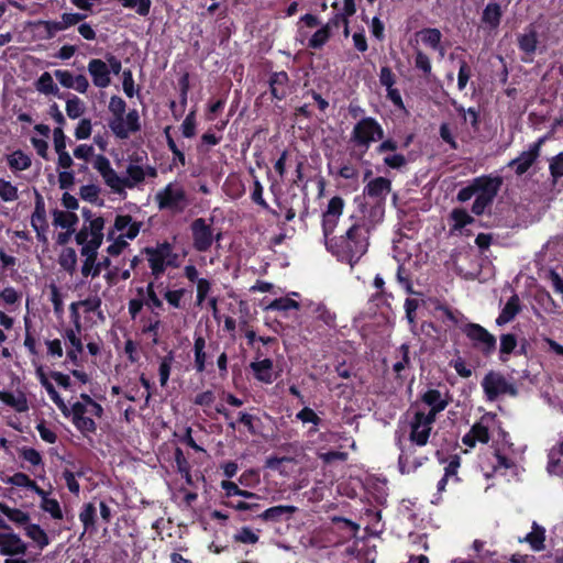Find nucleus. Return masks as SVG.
<instances>
[{"instance_id": "nucleus-1", "label": "nucleus", "mask_w": 563, "mask_h": 563, "mask_svg": "<svg viewBox=\"0 0 563 563\" xmlns=\"http://www.w3.org/2000/svg\"><path fill=\"white\" fill-rule=\"evenodd\" d=\"M434 420H437V417L426 416L423 411H415L411 421H409L408 439L411 445H405L401 437L396 438V448L400 452L398 456L400 473H413L428 461L427 456L415 455V446L423 448L428 444Z\"/></svg>"}, {"instance_id": "nucleus-2", "label": "nucleus", "mask_w": 563, "mask_h": 563, "mask_svg": "<svg viewBox=\"0 0 563 563\" xmlns=\"http://www.w3.org/2000/svg\"><path fill=\"white\" fill-rule=\"evenodd\" d=\"M371 231L364 224H350L340 236H324L325 249L339 262L354 266L367 253Z\"/></svg>"}, {"instance_id": "nucleus-3", "label": "nucleus", "mask_w": 563, "mask_h": 563, "mask_svg": "<svg viewBox=\"0 0 563 563\" xmlns=\"http://www.w3.org/2000/svg\"><path fill=\"white\" fill-rule=\"evenodd\" d=\"M220 505L238 512L239 522H250L256 519L261 520V501L265 498L249 489H242L236 483L229 479L220 482Z\"/></svg>"}, {"instance_id": "nucleus-4", "label": "nucleus", "mask_w": 563, "mask_h": 563, "mask_svg": "<svg viewBox=\"0 0 563 563\" xmlns=\"http://www.w3.org/2000/svg\"><path fill=\"white\" fill-rule=\"evenodd\" d=\"M299 23H302L307 29L320 26L311 35L307 31L298 29V42L308 49H322L334 32H339L341 29H343L344 36H349V20H345L343 14H334L323 24L316 14L306 13L299 18Z\"/></svg>"}, {"instance_id": "nucleus-5", "label": "nucleus", "mask_w": 563, "mask_h": 563, "mask_svg": "<svg viewBox=\"0 0 563 563\" xmlns=\"http://www.w3.org/2000/svg\"><path fill=\"white\" fill-rule=\"evenodd\" d=\"M501 186V176H477L470 180L468 185L459 190L457 201L464 203L475 197L472 212L475 216H482L485 210L493 206V201L496 199Z\"/></svg>"}, {"instance_id": "nucleus-6", "label": "nucleus", "mask_w": 563, "mask_h": 563, "mask_svg": "<svg viewBox=\"0 0 563 563\" xmlns=\"http://www.w3.org/2000/svg\"><path fill=\"white\" fill-rule=\"evenodd\" d=\"M385 137V130L382 124L373 117H363L354 123L352 133H350V143L356 151L350 153L353 158L362 161L371 145Z\"/></svg>"}, {"instance_id": "nucleus-7", "label": "nucleus", "mask_w": 563, "mask_h": 563, "mask_svg": "<svg viewBox=\"0 0 563 563\" xmlns=\"http://www.w3.org/2000/svg\"><path fill=\"white\" fill-rule=\"evenodd\" d=\"M81 401H75L69 408V417L76 430L80 432L86 439H90L96 434L98 424L90 417H87V407L93 405L96 401L89 394H80Z\"/></svg>"}, {"instance_id": "nucleus-8", "label": "nucleus", "mask_w": 563, "mask_h": 563, "mask_svg": "<svg viewBox=\"0 0 563 563\" xmlns=\"http://www.w3.org/2000/svg\"><path fill=\"white\" fill-rule=\"evenodd\" d=\"M461 332L472 342L473 349L482 352L483 356L489 357L496 351V336L479 323H466L461 328Z\"/></svg>"}, {"instance_id": "nucleus-9", "label": "nucleus", "mask_w": 563, "mask_h": 563, "mask_svg": "<svg viewBox=\"0 0 563 563\" xmlns=\"http://www.w3.org/2000/svg\"><path fill=\"white\" fill-rule=\"evenodd\" d=\"M354 202L358 203L361 216L350 217V224H364L367 230H373L377 224L382 223L385 218L386 201L366 202L361 197H356Z\"/></svg>"}, {"instance_id": "nucleus-10", "label": "nucleus", "mask_w": 563, "mask_h": 563, "mask_svg": "<svg viewBox=\"0 0 563 563\" xmlns=\"http://www.w3.org/2000/svg\"><path fill=\"white\" fill-rule=\"evenodd\" d=\"M155 201H157L159 210L183 212L187 207L186 190L169 183L155 194Z\"/></svg>"}, {"instance_id": "nucleus-11", "label": "nucleus", "mask_w": 563, "mask_h": 563, "mask_svg": "<svg viewBox=\"0 0 563 563\" xmlns=\"http://www.w3.org/2000/svg\"><path fill=\"white\" fill-rule=\"evenodd\" d=\"M379 144L375 147L376 155L384 156V165L390 169L402 170L408 166V158L402 153L397 151L401 148V144L393 139L384 136V140H379Z\"/></svg>"}, {"instance_id": "nucleus-12", "label": "nucleus", "mask_w": 563, "mask_h": 563, "mask_svg": "<svg viewBox=\"0 0 563 563\" xmlns=\"http://www.w3.org/2000/svg\"><path fill=\"white\" fill-rule=\"evenodd\" d=\"M86 13H63L60 20H38L34 23V29L42 33V37L51 40L71 25L86 19Z\"/></svg>"}, {"instance_id": "nucleus-13", "label": "nucleus", "mask_w": 563, "mask_h": 563, "mask_svg": "<svg viewBox=\"0 0 563 563\" xmlns=\"http://www.w3.org/2000/svg\"><path fill=\"white\" fill-rule=\"evenodd\" d=\"M482 388L488 401L496 400L501 395L516 396L517 389L514 384L506 380L505 376L494 371L484 375Z\"/></svg>"}, {"instance_id": "nucleus-14", "label": "nucleus", "mask_w": 563, "mask_h": 563, "mask_svg": "<svg viewBox=\"0 0 563 563\" xmlns=\"http://www.w3.org/2000/svg\"><path fill=\"white\" fill-rule=\"evenodd\" d=\"M547 139V136H539L538 141L529 144L528 151L520 153L519 156L507 163V167L514 168L516 176H523L538 162Z\"/></svg>"}, {"instance_id": "nucleus-15", "label": "nucleus", "mask_w": 563, "mask_h": 563, "mask_svg": "<svg viewBox=\"0 0 563 563\" xmlns=\"http://www.w3.org/2000/svg\"><path fill=\"white\" fill-rule=\"evenodd\" d=\"M30 544L22 540L20 534L0 532V555L7 558H22L26 554Z\"/></svg>"}, {"instance_id": "nucleus-16", "label": "nucleus", "mask_w": 563, "mask_h": 563, "mask_svg": "<svg viewBox=\"0 0 563 563\" xmlns=\"http://www.w3.org/2000/svg\"><path fill=\"white\" fill-rule=\"evenodd\" d=\"M192 247L197 252L205 253L212 244V229L205 218H197L190 224Z\"/></svg>"}, {"instance_id": "nucleus-17", "label": "nucleus", "mask_w": 563, "mask_h": 563, "mask_svg": "<svg viewBox=\"0 0 563 563\" xmlns=\"http://www.w3.org/2000/svg\"><path fill=\"white\" fill-rule=\"evenodd\" d=\"M108 128L119 140H126L131 134L141 131L140 113L136 109H131L122 115L121 128H113V119H109Z\"/></svg>"}, {"instance_id": "nucleus-18", "label": "nucleus", "mask_w": 563, "mask_h": 563, "mask_svg": "<svg viewBox=\"0 0 563 563\" xmlns=\"http://www.w3.org/2000/svg\"><path fill=\"white\" fill-rule=\"evenodd\" d=\"M344 209V200L339 197H331L329 205H327L323 219H321V229H323V236H331L334 233L335 227L339 224L340 216Z\"/></svg>"}, {"instance_id": "nucleus-19", "label": "nucleus", "mask_w": 563, "mask_h": 563, "mask_svg": "<svg viewBox=\"0 0 563 563\" xmlns=\"http://www.w3.org/2000/svg\"><path fill=\"white\" fill-rule=\"evenodd\" d=\"M128 177L123 178L118 176V183L109 184L108 188H110L113 194L124 195V189L130 188L143 184L145 180V170L140 165H128L126 167Z\"/></svg>"}, {"instance_id": "nucleus-20", "label": "nucleus", "mask_w": 563, "mask_h": 563, "mask_svg": "<svg viewBox=\"0 0 563 563\" xmlns=\"http://www.w3.org/2000/svg\"><path fill=\"white\" fill-rule=\"evenodd\" d=\"M494 415L487 413L482 419L474 422L468 433L464 434L463 444L465 446L475 448L477 443L487 444L489 441L488 420H493Z\"/></svg>"}, {"instance_id": "nucleus-21", "label": "nucleus", "mask_w": 563, "mask_h": 563, "mask_svg": "<svg viewBox=\"0 0 563 563\" xmlns=\"http://www.w3.org/2000/svg\"><path fill=\"white\" fill-rule=\"evenodd\" d=\"M208 350L216 351L219 349L217 342H210L209 345L206 343V339L201 335L195 336V344H192V353H195V371L202 373L207 369V365L212 366L210 361L211 354Z\"/></svg>"}, {"instance_id": "nucleus-22", "label": "nucleus", "mask_w": 563, "mask_h": 563, "mask_svg": "<svg viewBox=\"0 0 563 563\" xmlns=\"http://www.w3.org/2000/svg\"><path fill=\"white\" fill-rule=\"evenodd\" d=\"M391 190V181L389 178L384 176H377L363 187V197L364 199H369L371 201H386L387 195L390 194Z\"/></svg>"}, {"instance_id": "nucleus-23", "label": "nucleus", "mask_w": 563, "mask_h": 563, "mask_svg": "<svg viewBox=\"0 0 563 563\" xmlns=\"http://www.w3.org/2000/svg\"><path fill=\"white\" fill-rule=\"evenodd\" d=\"M141 254H145L146 261H148L151 275H153L154 278H159L164 275L166 263L162 242H158L155 246H145L143 251H141Z\"/></svg>"}, {"instance_id": "nucleus-24", "label": "nucleus", "mask_w": 563, "mask_h": 563, "mask_svg": "<svg viewBox=\"0 0 563 563\" xmlns=\"http://www.w3.org/2000/svg\"><path fill=\"white\" fill-rule=\"evenodd\" d=\"M269 92L273 99L282 101L289 93V76L285 70L274 71L268 78Z\"/></svg>"}, {"instance_id": "nucleus-25", "label": "nucleus", "mask_w": 563, "mask_h": 563, "mask_svg": "<svg viewBox=\"0 0 563 563\" xmlns=\"http://www.w3.org/2000/svg\"><path fill=\"white\" fill-rule=\"evenodd\" d=\"M20 529L23 530L24 537L30 539L31 547L37 550L38 553L44 551V549H46L52 542L48 533L37 523L29 525Z\"/></svg>"}, {"instance_id": "nucleus-26", "label": "nucleus", "mask_w": 563, "mask_h": 563, "mask_svg": "<svg viewBox=\"0 0 563 563\" xmlns=\"http://www.w3.org/2000/svg\"><path fill=\"white\" fill-rule=\"evenodd\" d=\"M88 71L95 87L99 89L108 88L110 85V75L112 74L108 65L101 59H91L88 63Z\"/></svg>"}, {"instance_id": "nucleus-27", "label": "nucleus", "mask_w": 563, "mask_h": 563, "mask_svg": "<svg viewBox=\"0 0 563 563\" xmlns=\"http://www.w3.org/2000/svg\"><path fill=\"white\" fill-rule=\"evenodd\" d=\"M421 400L424 405L431 407L430 411L426 412V416L431 417H437V415L445 410L446 406L450 404V398H443L441 391L433 388L423 393Z\"/></svg>"}, {"instance_id": "nucleus-28", "label": "nucleus", "mask_w": 563, "mask_h": 563, "mask_svg": "<svg viewBox=\"0 0 563 563\" xmlns=\"http://www.w3.org/2000/svg\"><path fill=\"white\" fill-rule=\"evenodd\" d=\"M250 367L256 380L266 385L274 383V362L271 358H262L261 361L252 362Z\"/></svg>"}, {"instance_id": "nucleus-29", "label": "nucleus", "mask_w": 563, "mask_h": 563, "mask_svg": "<svg viewBox=\"0 0 563 563\" xmlns=\"http://www.w3.org/2000/svg\"><path fill=\"white\" fill-rule=\"evenodd\" d=\"M0 512L1 515L5 516L7 520L13 523L16 529L34 525L31 522L29 512L15 507H11L7 503H0Z\"/></svg>"}, {"instance_id": "nucleus-30", "label": "nucleus", "mask_w": 563, "mask_h": 563, "mask_svg": "<svg viewBox=\"0 0 563 563\" xmlns=\"http://www.w3.org/2000/svg\"><path fill=\"white\" fill-rule=\"evenodd\" d=\"M298 510L291 505H278L265 510L261 509V520L264 522H282Z\"/></svg>"}, {"instance_id": "nucleus-31", "label": "nucleus", "mask_w": 563, "mask_h": 563, "mask_svg": "<svg viewBox=\"0 0 563 563\" xmlns=\"http://www.w3.org/2000/svg\"><path fill=\"white\" fill-rule=\"evenodd\" d=\"M30 224L33 230L48 229L47 214L43 196L34 189V211L30 218Z\"/></svg>"}, {"instance_id": "nucleus-32", "label": "nucleus", "mask_w": 563, "mask_h": 563, "mask_svg": "<svg viewBox=\"0 0 563 563\" xmlns=\"http://www.w3.org/2000/svg\"><path fill=\"white\" fill-rule=\"evenodd\" d=\"M521 311L519 295L515 294L507 299V302L501 309L499 317L496 319L497 325H504L511 322Z\"/></svg>"}, {"instance_id": "nucleus-33", "label": "nucleus", "mask_w": 563, "mask_h": 563, "mask_svg": "<svg viewBox=\"0 0 563 563\" xmlns=\"http://www.w3.org/2000/svg\"><path fill=\"white\" fill-rule=\"evenodd\" d=\"M93 168L98 170L100 177L103 178L104 184L109 186V184L118 183V174L110 165L109 158H107L103 154H98L97 158L93 161Z\"/></svg>"}, {"instance_id": "nucleus-34", "label": "nucleus", "mask_w": 563, "mask_h": 563, "mask_svg": "<svg viewBox=\"0 0 563 563\" xmlns=\"http://www.w3.org/2000/svg\"><path fill=\"white\" fill-rule=\"evenodd\" d=\"M518 46L526 55H533L538 48V31L533 25H529L525 33L518 36Z\"/></svg>"}, {"instance_id": "nucleus-35", "label": "nucleus", "mask_w": 563, "mask_h": 563, "mask_svg": "<svg viewBox=\"0 0 563 563\" xmlns=\"http://www.w3.org/2000/svg\"><path fill=\"white\" fill-rule=\"evenodd\" d=\"M501 8L497 2H488L482 14V23L488 30H495L500 25Z\"/></svg>"}, {"instance_id": "nucleus-36", "label": "nucleus", "mask_w": 563, "mask_h": 563, "mask_svg": "<svg viewBox=\"0 0 563 563\" xmlns=\"http://www.w3.org/2000/svg\"><path fill=\"white\" fill-rule=\"evenodd\" d=\"M35 89L46 96L63 99V95L59 93L57 85L54 82L52 74L48 71H44L42 76L38 77L37 81H35Z\"/></svg>"}, {"instance_id": "nucleus-37", "label": "nucleus", "mask_w": 563, "mask_h": 563, "mask_svg": "<svg viewBox=\"0 0 563 563\" xmlns=\"http://www.w3.org/2000/svg\"><path fill=\"white\" fill-rule=\"evenodd\" d=\"M52 216L53 225L65 230H74V227L78 223L77 214L71 211H60L55 209L52 211Z\"/></svg>"}, {"instance_id": "nucleus-38", "label": "nucleus", "mask_w": 563, "mask_h": 563, "mask_svg": "<svg viewBox=\"0 0 563 563\" xmlns=\"http://www.w3.org/2000/svg\"><path fill=\"white\" fill-rule=\"evenodd\" d=\"M7 163L12 172H23L30 168L31 157L24 151L16 150L7 156Z\"/></svg>"}, {"instance_id": "nucleus-39", "label": "nucleus", "mask_w": 563, "mask_h": 563, "mask_svg": "<svg viewBox=\"0 0 563 563\" xmlns=\"http://www.w3.org/2000/svg\"><path fill=\"white\" fill-rule=\"evenodd\" d=\"M108 110L112 113L113 128H120L122 117L126 113V102L118 95H113L109 99Z\"/></svg>"}, {"instance_id": "nucleus-40", "label": "nucleus", "mask_w": 563, "mask_h": 563, "mask_svg": "<svg viewBox=\"0 0 563 563\" xmlns=\"http://www.w3.org/2000/svg\"><path fill=\"white\" fill-rule=\"evenodd\" d=\"M242 424L251 435H257L258 430L262 428L261 418L253 416L246 411L238 412L236 424Z\"/></svg>"}, {"instance_id": "nucleus-41", "label": "nucleus", "mask_w": 563, "mask_h": 563, "mask_svg": "<svg viewBox=\"0 0 563 563\" xmlns=\"http://www.w3.org/2000/svg\"><path fill=\"white\" fill-rule=\"evenodd\" d=\"M0 401L15 409L16 412H25L27 410L26 398L24 394L20 396L13 395L9 390H0Z\"/></svg>"}, {"instance_id": "nucleus-42", "label": "nucleus", "mask_w": 563, "mask_h": 563, "mask_svg": "<svg viewBox=\"0 0 563 563\" xmlns=\"http://www.w3.org/2000/svg\"><path fill=\"white\" fill-rule=\"evenodd\" d=\"M251 174L253 177V189L251 194V200L254 205L269 211V213L274 214V217H278V212L274 209H271L269 205L266 203V200L263 198V187L261 181L257 179V177L254 175L253 169H251Z\"/></svg>"}, {"instance_id": "nucleus-43", "label": "nucleus", "mask_w": 563, "mask_h": 563, "mask_svg": "<svg viewBox=\"0 0 563 563\" xmlns=\"http://www.w3.org/2000/svg\"><path fill=\"white\" fill-rule=\"evenodd\" d=\"M516 346V334L506 333L500 335L499 360L501 363H506L508 361V356L515 353Z\"/></svg>"}, {"instance_id": "nucleus-44", "label": "nucleus", "mask_w": 563, "mask_h": 563, "mask_svg": "<svg viewBox=\"0 0 563 563\" xmlns=\"http://www.w3.org/2000/svg\"><path fill=\"white\" fill-rule=\"evenodd\" d=\"M526 543L534 551H543L544 549V528L533 522L532 531L525 537Z\"/></svg>"}, {"instance_id": "nucleus-45", "label": "nucleus", "mask_w": 563, "mask_h": 563, "mask_svg": "<svg viewBox=\"0 0 563 563\" xmlns=\"http://www.w3.org/2000/svg\"><path fill=\"white\" fill-rule=\"evenodd\" d=\"M450 219L453 220V231H461L466 225L473 224L475 219L471 217L468 211L464 208H454L453 211L450 212Z\"/></svg>"}, {"instance_id": "nucleus-46", "label": "nucleus", "mask_w": 563, "mask_h": 563, "mask_svg": "<svg viewBox=\"0 0 563 563\" xmlns=\"http://www.w3.org/2000/svg\"><path fill=\"white\" fill-rule=\"evenodd\" d=\"M79 520L81 522V526H84V529L86 532L95 531V523H96L95 504H92V503L84 504V507H81V510L79 514Z\"/></svg>"}, {"instance_id": "nucleus-47", "label": "nucleus", "mask_w": 563, "mask_h": 563, "mask_svg": "<svg viewBox=\"0 0 563 563\" xmlns=\"http://www.w3.org/2000/svg\"><path fill=\"white\" fill-rule=\"evenodd\" d=\"M312 318L323 322L325 329L335 328V313L329 311L322 303H317L314 308H312Z\"/></svg>"}, {"instance_id": "nucleus-48", "label": "nucleus", "mask_w": 563, "mask_h": 563, "mask_svg": "<svg viewBox=\"0 0 563 563\" xmlns=\"http://www.w3.org/2000/svg\"><path fill=\"white\" fill-rule=\"evenodd\" d=\"M299 302L290 297H279L265 306V311H291L298 310Z\"/></svg>"}, {"instance_id": "nucleus-49", "label": "nucleus", "mask_w": 563, "mask_h": 563, "mask_svg": "<svg viewBox=\"0 0 563 563\" xmlns=\"http://www.w3.org/2000/svg\"><path fill=\"white\" fill-rule=\"evenodd\" d=\"M398 353L400 355V358L398 362L394 364V372L396 374V379L402 382L405 376L401 374L405 369H407L410 365V357H409V345L404 343L399 346Z\"/></svg>"}, {"instance_id": "nucleus-50", "label": "nucleus", "mask_w": 563, "mask_h": 563, "mask_svg": "<svg viewBox=\"0 0 563 563\" xmlns=\"http://www.w3.org/2000/svg\"><path fill=\"white\" fill-rule=\"evenodd\" d=\"M58 265H60L66 273L73 275V273L76 272L77 265L76 251L71 247L62 250L60 256H58Z\"/></svg>"}, {"instance_id": "nucleus-51", "label": "nucleus", "mask_w": 563, "mask_h": 563, "mask_svg": "<svg viewBox=\"0 0 563 563\" xmlns=\"http://www.w3.org/2000/svg\"><path fill=\"white\" fill-rule=\"evenodd\" d=\"M85 113V102L76 95H71L66 101V114L71 120L79 119Z\"/></svg>"}, {"instance_id": "nucleus-52", "label": "nucleus", "mask_w": 563, "mask_h": 563, "mask_svg": "<svg viewBox=\"0 0 563 563\" xmlns=\"http://www.w3.org/2000/svg\"><path fill=\"white\" fill-rule=\"evenodd\" d=\"M164 135L165 142H167L168 150L174 155V163H178L181 166H186V155L183 153L180 148H178L173 136L170 135V126L164 128Z\"/></svg>"}, {"instance_id": "nucleus-53", "label": "nucleus", "mask_w": 563, "mask_h": 563, "mask_svg": "<svg viewBox=\"0 0 563 563\" xmlns=\"http://www.w3.org/2000/svg\"><path fill=\"white\" fill-rule=\"evenodd\" d=\"M40 508L44 512H47L51 515V517L55 520H62L63 519V510L62 507L58 504V500L55 498H44L40 500Z\"/></svg>"}, {"instance_id": "nucleus-54", "label": "nucleus", "mask_w": 563, "mask_h": 563, "mask_svg": "<svg viewBox=\"0 0 563 563\" xmlns=\"http://www.w3.org/2000/svg\"><path fill=\"white\" fill-rule=\"evenodd\" d=\"M441 31L437 27H427L421 31V41L433 49H438L441 43Z\"/></svg>"}, {"instance_id": "nucleus-55", "label": "nucleus", "mask_w": 563, "mask_h": 563, "mask_svg": "<svg viewBox=\"0 0 563 563\" xmlns=\"http://www.w3.org/2000/svg\"><path fill=\"white\" fill-rule=\"evenodd\" d=\"M549 175H551L553 184L563 177V151L549 161Z\"/></svg>"}, {"instance_id": "nucleus-56", "label": "nucleus", "mask_w": 563, "mask_h": 563, "mask_svg": "<svg viewBox=\"0 0 563 563\" xmlns=\"http://www.w3.org/2000/svg\"><path fill=\"white\" fill-rule=\"evenodd\" d=\"M20 457L34 467L43 466V457L40 452L31 446H23L20 449Z\"/></svg>"}, {"instance_id": "nucleus-57", "label": "nucleus", "mask_w": 563, "mask_h": 563, "mask_svg": "<svg viewBox=\"0 0 563 563\" xmlns=\"http://www.w3.org/2000/svg\"><path fill=\"white\" fill-rule=\"evenodd\" d=\"M174 361L173 352H168L163 358H161V363L158 366V376H159V385L165 386L168 383L170 365Z\"/></svg>"}, {"instance_id": "nucleus-58", "label": "nucleus", "mask_w": 563, "mask_h": 563, "mask_svg": "<svg viewBox=\"0 0 563 563\" xmlns=\"http://www.w3.org/2000/svg\"><path fill=\"white\" fill-rule=\"evenodd\" d=\"M233 541L243 544H255L258 542V536L250 527H242L234 533Z\"/></svg>"}, {"instance_id": "nucleus-59", "label": "nucleus", "mask_w": 563, "mask_h": 563, "mask_svg": "<svg viewBox=\"0 0 563 563\" xmlns=\"http://www.w3.org/2000/svg\"><path fill=\"white\" fill-rule=\"evenodd\" d=\"M260 482L261 479L258 478V472L256 470L250 468L242 472V474L239 475L238 482L233 483L238 484L239 487L252 488Z\"/></svg>"}, {"instance_id": "nucleus-60", "label": "nucleus", "mask_w": 563, "mask_h": 563, "mask_svg": "<svg viewBox=\"0 0 563 563\" xmlns=\"http://www.w3.org/2000/svg\"><path fill=\"white\" fill-rule=\"evenodd\" d=\"M196 111L191 110L187 113L185 120L181 123L183 137L192 139L196 136Z\"/></svg>"}, {"instance_id": "nucleus-61", "label": "nucleus", "mask_w": 563, "mask_h": 563, "mask_svg": "<svg viewBox=\"0 0 563 563\" xmlns=\"http://www.w3.org/2000/svg\"><path fill=\"white\" fill-rule=\"evenodd\" d=\"M415 68L422 71L423 75L429 76L431 75L432 65L431 59H429L428 55L424 54L422 51L418 49L417 53H415Z\"/></svg>"}, {"instance_id": "nucleus-62", "label": "nucleus", "mask_w": 563, "mask_h": 563, "mask_svg": "<svg viewBox=\"0 0 563 563\" xmlns=\"http://www.w3.org/2000/svg\"><path fill=\"white\" fill-rule=\"evenodd\" d=\"M0 199L9 202L18 199V189L10 181L0 178Z\"/></svg>"}, {"instance_id": "nucleus-63", "label": "nucleus", "mask_w": 563, "mask_h": 563, "mask_svg": "<svg viewBox=\"0 0 563 563\" xmlns=\"http://www.w3.org/2000/svg\"><path fill=\"white\" fill-rule=\"evenodd\" d=\"M459 76H457V86L459 90L463 91L466 87V85L470 81L471 76L473 75V71L471 70V66L468 63L465 62V59H460L459 62Z\"/></svg>"}, {"instance_id": "nucleus-64", "label": "nucleus", "mask_w": 563, "mask_h": 563, "mask_svg": "<svg viewBox=\"0 0 563 563\" xmlns=\"http://www.w3.org/2000/svg\"><path fill=\"white\" fill-rule=\"evenodd\" d=\"M297 420L302 423H312L316 427L321 423V419L317 416L316 411H313L309 407H303L302 410L297 412Z\"/></svg>"}]
</instances>
